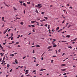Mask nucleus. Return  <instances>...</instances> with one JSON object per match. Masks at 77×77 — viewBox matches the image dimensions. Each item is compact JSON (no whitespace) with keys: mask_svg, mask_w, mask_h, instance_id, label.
Returning <instances> with one entry per match:
<instances>
[{"mask_svg":"<svg viewBox=\"0 0 77 77\" xmlns=\"http://www.w3.org/2000/svg\"><path fill=\"white\" fill-rule=\"evenodd\" d=\"M50 8L51 7H53V5H51L50 6Z\"/></svg>","mask_w":77,"mask_h":77,"instance_id":"62","label":"nucleus"},{"mask_svg":"<svg viewBox=\"0 0 77 77\" xmlns=\"http://www.w3.org/2000/svg\"><path fill=\"white\" fill-rule=\"evenodd\" d=\"M51 48V46H49L48 47V49H50V48Z\"/></svg>","mask_w":77,"mask_h":77,"instance_id":"13","label":"nucleus"},{"mask_svg":"<svg viewBox=\"0 0 77 77\" xmlns=\"http://www.w3.org/2000/svg\"><path fill=\"white\" fill-rule=\"evenodd\" d=\"M16 19H17V20H20V18H18L17 17Z\"/></svg>","mask_w":77,"mask_h":77,"instance_id":"34","label":"nucleus"},{"mask_svg":"<svg viewBox=\"0 0 77 77\" xmlns=\"http://www.w3.org/2000/svg\"><path fill=\"white\" fill-rule=\"evenodd\" d=\"M10 66V65H9V64H7V67H9Z\"/></svg>","mask_w":77,"mask_h":77,"instance_id":"21","label":"nucleus"},{"mask_svg":"<svg viewBox=\"0 0 77 77\" xmlns=\"http://www.w3.org/2000/svg\"><path fill=\"white\" fill-rule=\"evenodd\" d=\"M30 2H27V4H30Z\"/></svg>","mask_w":77,"mask_h":77,"instance_id":"44","label":"nucleus"},{"mask_svg":"<svg viewBox=\"0 0 77 77\" xmlns=\"http://www.w3.org/2000/svg\"><path fill=\"white\" fill-rule=\"evenodd\" d=\"M53 50V49H49L48 51H52Z\"/></svg>","mask_w":77,"mask_h":77,"instance_id":"32","label":"nucleus"},{"mask_svg":"<svg viewBox=\"0 0 77 77\" xmlns=\"http://www.w3.org/2000/svg\"><path fill=\"white\" fill-rule=\"evenodd\" d=\"M53 41L52 42H55V41H56V39L55 40L54 39H53Z\"/></svg>","mask_w":77,"mask_h":77,"instance_id":"18","label":"nucleus"},{"mask_svg":"<svg viewBox=\"0 0 77 77\" xmlns=\"http://www.w3.org/2000/svg\"><path fill=\"white\" fill-rule=\"evenodd\" d=\"M31 26H32V27H35V26L34 25H31Z\"/></svg>","mask_w":77,"mask_h":77,"instance_id":"27","label":"nucleus"},{"mask_svg":"<svg viewBox=\"0 0 77 77\" xmlns=\"http://www.w3.org/2000/svg\"><path fill=\"white\" fill-rule=\"evenodd\" d=\"M59 27H57L56 29V30H59Z\"/></svg>","mask_w":77,"mask_h":77,"instance_id":"23","label":"nucleus"},{"mask_svg":"<svg viewBox=\"0 0 77 77\" xmlns=\"http://www.w3.org/2000/svg\"><path fill=\"white\" fill-rule=\"evenodd\" d=\"M20 35H18V37H17V38H20Z\"/></svg>","mask_w":77,"mask_h":77,"instance_id":"19","label":"nucleus"},{"mask_svg":"<svg viewBox=\"0 0 77 77\" xmlns=\"http://www.w3.org/2000/svg\"><path fill=\"white\" fill-rule=\"evenodd\" d=\"M45 21V20H40V21H41V22H42V21Z\"/></svg>","mask_w":77,"mask_h":77,"instance_id":"15","label":"nucleus"},{"mask_svg":"<svg viewBox=\"0 0 77 77\" xmlns=\"http://www.w3.org/2000/svg\"><path fill=\"white\" fill-rule=\"evenodd\" d=\"M71 26H72V25H69L68 26V28H69V27H70Z\"/></svg>","mask_w":77,"mask_h":77,"instance_id":"12","label":"nucleus"},{"mask_svg":"<svg viewBox=\"0 0 77 77\" xmlns=\"http://www.w3.org/2000/svg\"><path fill=\"white\" fill-rule=\"evenodd\" d=\"M5 57H6V56H4L3 59H5Z\"/></svg>","mask_w":77,"mask_h":77,"instance_id":"54","label":"nucleus"},{"mask_svg":"<svg viewBox=\"0 0 77 77\" xmlns=\"http://www.w3.org/2000/svg\"><path fill=\"white\" fill-rule=\"evenodd\" d=\"M66 42V41H63L61 42Z\"/></svg>","mask_w":77,"mask_h":77,"instance_id":"29","label":"nucleus"},{"mask_svg":"<svg viewBox=\"0 0 77 77\" xmlns=\"http://www.w3.org/2000/svg\"><path fill=\"white\" fill-rule=\"evenodd\" d=\"M65 54V53H63L62 54V56H64Z\"/></svg>","mask_w":77,"mask_h":77,"instance_id":"52","label":"nucleus"},{"mask_svg":"<svg viewBox=\"0 0 77 77\" xmlns=\"http://www.w3.org/2000/svg\"><path fill=\"white\" fill-rule=\"evenodd\" d=\"M8 29H9V28H8L6 29V30H5V31L6 32H7V31H8Z\"/></svg>","mask_w":77,"mask_h":77,"instance_id":"49","label":"nucleus"},{"mask_svg":"<svg viewBox=\"0 0 77 77\" xmlns=\"http://www.w3.org/2000/svg\"><path fill=\"white\" fill-rule=\"evenodd\" d=\"M57 47V45H53V47Z\"/></svg>","mask_w":77,"mask_h":77,"instance_id":"17","label":"nucleus"},{"mask_svg":"<svg viewBox=\"0 0 77 77\" xmlns=\"http://www.w3.org/2000/svg\"><path fill=\"white\" fill-rule=\"evenodd\" d=\"M66 66V64H61V66Z\"/></svg>","mask_w":77,"mask_h":77,"instance_id":"2","label":"nucleus"},{"mask_svg":"<svg viewBox=\"0 0 77 77\" xmlns=\"http://www.w3.org/2000/svg\"><path fill=\"white\" fill-rule=\"evenodd\" d=\"M45 54V52H44V53L42 54V55L41 57H42V56H43Z\"/></svg>","mask_w":77,"mask_h":77,"instance_id":"38","label":"nucleus"},{"mask_svg":"<svg viewBox=\"0 0 77 77\" xmlns=\"http://www.w3.org/2000/svg\"><path fill=\"white\" fill-rule=\"evenodd\" d=\"M17 47H20V45H18Z\"/></svg>","mask_w":77,"mask_h":77,"instance_id":"64","label":"nucleus"},{"mask_svg":"<svg viewBox=\"0 0 77 77\" xmlns=\"http://www.w3.org/2000/svg\"><path fill=\"white\" fill-rule=\"evenodd\" d=\"M20 24H21L22 26H23V24H24V23H23V22H22L20 23Z\"/></svg>","mask_w":77,"mask_h":77,"instance_id":"10","label":"nucleus"},{"mask_svg":"<svg viewBox=\"0 0 77 77\" xmlns=\"http://www.w3.org/2000/svg\"><path fill=\"white\" fill-rule=\"evenodd\" d=\"M12 69H11L10 70V72H12Z\"/></svg>","mask_w":77,"mask_h":77,"instance_id":"37","label":"nucleus"},{"mask_svg":"<svg viewBox=\"0 0 77 77\" xmlns=\"http://www.w3.org/2000/svg\"><path fill=\"white\" fill-rule=\"evenodd\" d=\"M44 18L45 19H46V20H47L48 19V17H45Z\"/></svg>","mask_w":77,"mask_h":77,"instance_id":"24","label":"nucleus"},{"mask_svg":"<svg viewBox=\"0 0 77 77\" xmlns=\"http://www.w3.org/2000/svg\"><path fill=\"white\" fill-rule=\"evenodd\" d=\"M29 70H26V72H29Z\"/></svg>","mask_w":77,"mask_h":77,"instance_id":"47","label":"nucleus"},{"mask_svg":"<svg viewBox=\"0 0 77 77\" xmlns=\"http://www.w3.org/2000/svg\"><path fill=\"white\" fill-rule=\"evenodd\" d=\"M67 73H64L63 74V75H66V74H67Z\"/></svg>","mask_w":77,"mask_h":77,"instance_id":"35","label":"nucleus"},{"mask_svg":"<svg viewBox=\"0 0 77 77\" xmlns=\"http://www.w3.org/2000/svg\"><path fill=\"white\" fill-rule=\"evenodd\" d=\"M55 51H56V54H57V51L56 50Z\"/></svg>","mask_w":77,"mask_h":77,"instance_id":"48","label":"nucleus"},{"mask_svg":"<svg viewBox=\"0 0 77 77\" xmlns=\"http://www.w3.org/2000/svg\"><path fill=\"white\" fill-rule=\"evenodd\" d=\"M59 52H60V49L58 50Z\"/></svg>","mask_w":77,"mask_h":77,"instance_id":"63","label":"nucleus"},{"mask_svg":"<svg viewBox=\"0 0 77 77\" xmlns=\"http://www.w3.org/2000/svg\"><path fill=\"white\" fill-rule=\"evenodd\" d=\"M52 44L53 45H56V44L55 43H54V42H52Z\"/></svg>","mask_w":77,"mask_h":77,"instance_id":"30","label":"nucleus"},{"mask_svg":"<svg viewBox=\"0 0 77 77\" xmlns=\"http://www.w3.org/2000/svg\"><path fill=\"white\" fill-rule=\"evenodd\" d=\"M41 60H44V58H43V57H42Z\"/></svg>","mask_w":77,"mask_h":77,"instance_id":"60","label":"nucleus"},{"mask_svg":"<svg viewBox=\"0 0 77 77\" xmlns=\"http://www.w3.org/2000/svg\"><path fill=\"white\" fill-rule=\"evenodd\" d=\"M35 30L34 29H33L32 32H35Z\"/></svg>","mask_w":77,"mask_h":77,"instance_id":"53","label":"nucleus"},{"mask_svg":"<svg viewBox=\"0 0 77 77\" xmlns=\"http://www.w3.org/2000/svg\"><path fill=\"white\" fill-rule=\"evenodd\" d=\"M0 54H1V56H4L3 54H2V53Z\"/></svg>","mask_w":77,"mask_h":77,"instance_id":"20","label":"nucleus"},{"mask_svg":"<svg viewBox=\"0 0 77 77\" xmlns=\"http://www.w3.org/2000/svg\"><path fill=\"white\" fill-rule=\"evenodd\" d=\"M23 5L24 6H25V7H26L27 6H26V4L25 3H24L23 4Z\"/></svg>","mask_w":77,"mask_h":77,"instance_id":"6","label":"nucleus"},{"mask_svg":"<svg viewBox=\"0 0 77 77\" xmlns=\"http://www.w3.org/2000/svg\"><path fill=\"white\" fill-rule=\"evenodd\" d=\"M6 31H4L3 33H4V34H5V33H6Z\"/></svg>","mask_w":77,"mask_h":77,"instance_id":"25","label":"nucleus"},{"mask_svg":"<svg viewBox=\"0 0 77 77\" xmlns=\"http://www.w3.org/2000/svg\"><path fill=\"white\" fill-rule=\"evenodd\" d=\"M74 41H75V40H72L71 41V42H74Z\"/></svg>","mask_w":77,"mask_h":77,"instance_id":"36","label":"nucleus"},{"mask_svg":"<svg viewBox=\"0 0 77 77\" xmlns=\"http://www.w3.org/2000/svg\"><path fill=\"white\" fill-rule=\"evenodd\" d=\"M19 44V42H17L16 43L15 45H17V44Z\"/></svg>","mask_w":77,"mask_h":77,"instance_id":"28","label":"nucleus"},{"mask_svg":"<svg viewBox=\"0 0 77 77\" xmlns=\"http://www.w3.org/2000/svg\"><path fill=\"white\" fill-rule=\"evenodd\" d=\"M57 57V56L54 55L53 56V57Z\"/></svg>","mask_w":77,"mask_h":77,"instance_id":"43","label":"nucleus"},{"mask_svg":"<svg viewBox=\"0 0 77 77\" xmlns=\"http://www.w3.org/2000/svg\"><path fill=\"white\" fill-rule=\"evenodd\" d=\"M45 26L46 27H47V26H48V25L47 24H46L45 25Z\"/></svg>","mask_w":77,"mask_h":77,"instance_id":"42","label":"nucleus"},{"mask_svg":"<svg viewBox=\"0 0 77 77\" xmlns=\"http://www.w3.org/2000/svg\"><path fill=\"white\" fill-rule=\"evenodd\" d=\"M68 48H72L71 46H68Z\"/></svg>","mask_w":77,"mask_h":77,"instance_id":"26","label":"nucleus"},{"mask_svg":"<svg viewBox=\"0 0 77 77\" xmlns=\"http://www.w3.org/2000/svg\"><path fill=\"white\" fill-rule=\"evenodd\" d=\"M3 3H4L5 5V6H7V7H9V5H7L6 4V3H5V2H3Z\"/></svg>","mask_w":77,"mask_h":77,"instance_id":"4","label":"nucleus"},{"mask_svg":"<svg viewBox=\"0 0 77 77\" xmlns=\"http://www.w3.org/2000/svg\"><path fill=\"white\" fill-rule=\"evenodd\" d=\"M39 70L40 71H43V69H41L40 70Z\"/></svg>","mask_w":77,"mask_h":77,"instance_id":"41","label":"nucleus"},{"mask_svg":"<svg viewBox=\"0 0 77 77\" xmlns=\"http://www.w3.org/2000/svg\"><path fill=\"white\" fill-rule=\"evenodd\" d=\"M28 73H29V72H26L25 73V75H26V74H27Z\"/></svg>","mask_w":77,"mask_h":77,"instance_id":"40","label":"nucleus"},{"mask_svg":"<svg viewBox=\"0 0 77 77\" xmlns=\"http://www.w3.org/2000/svg\"><path fill=\"white\" fill-rule=\"evenodd\" d=\"M11 56H12V57H13V56H14V54H11Z\"/></svg>","mask_w":77,"mask_h":77,"instance_id":"50","label":"nucleus"},{"mask_svg":"<svg viewBox=\"0 0 77 77\" xmlns=\"http://www.w3.org/2000/svg\"><path fill=\"white\" fill-rule=\"evenodd\" d=\"M41 5H42L41 4H38L37 5V6H41Z\"/></svg>","mask_w":77,"mask_h":77,"instance_id":"16","label":"nucleus"},{"mask_svg":"<svg viewBox=\"0 0 77 77\" xmlns=\"http://www.w3.org/2000/svg\"><path fill=\"white\" fill-rule=\"evenodd\" d=\"M35 10L36 11H35V12H36V13H37V14H39V13L38 12V10H37V9H36Z\"/></svg>","mask_w":77,"mask_h":77,"instance_id":"3","label":"nucleus"},{"mask_svg":"<svg viewBox=\"0 0 77 77\" xmlns=\"http://www.w3.org/2000/svg\"><path fill=\"white\" fill-rule=\"evenodd\" d=\"M41 7H42V5H41V6H40L39 7H38V8L39 9V8H41Z\"/></svg>","mask_w":77,"mask_h":77,"instance_id":"22","label":"nucleus"},{"mask_svg":"<svg viewBox=\"0 0 77 77\" xmlns=\"http://www.w3.org/2000/svg\"><path fill=\"white\" fill-rule=\"evenodd\" d=\"M35 22H36V21H31V23H35Z\"/></svg>","mask_w":77,"mask_h":77,"instance_id":"8","label":"nucleus"},{"mask_svg":"<svg viewBox=\"0 0 77 77\" xmlns=\"http://www.w3.org/2000/svg\"><path fill=\"white\" fill-rule=\"evenodd\" d=\"M48 31H49V33H51V31H51V30H50V29H49Z\"/></svg>","mask_w":77,"mask_h":77,"instance_id":"14","label":"nucleus"},{"mask_svg":"<svg viewBox=\"0 0 77 77\" xmlns=\"http://www.w3.org/2000/svg\"><path fill=\"white\" fill-rule=\"evenodd\" d=\"M53 60H51V62L52 63H53Z\"/></svg>","mask_w":77,"mask_h":77,"instance_id":"55","label":"nucleus"},{"mask_svg":"<svg viewBox=\"0 0 77 77\" xmlns=\"http://www.w3.org/2000/svg\"><path fill=\"white\" fill-rule=\"evenodd\" d=\"M70 37H71V36L70 35H67L66 36V38H70Z\"/></svg>","mask_w":77,"mask_h":77,"instance_id":"5","label":"nucleus"},{"mask_svg":"<svg viewBox=\"0 0 77 77\" xmlns=\"http://www.w3.org/2000/svg\"><path fill=\"white\" fill-rule=\"evenodd\" d=\"M35 47H40V46L39 45H37L35 46Z\"/></svg>","mask_w":77,"mask_h":77,"instance_id":"11","label":"nucleus"},{"mask_svg":"<svg viewBox=\"0 0 77 77\" xmlns=\"http://www.w3.org/2000/svg\"><path fill=\"white\" fill-rule=\"evenodd\" d=\"M11 37H12L13 36V35H14V34L13 33L11 34Z\"/></svg>","mask_w":77,"mask_h":77,"instance_id":"31","label":"nucleus"},{"mask_svg":"<svg viewBox=\"0 0 77 77\" xmlns=\"http://www.w3.org/2000/svg\"><path fill=\"white\" fill-rule=\"evenodd\" d=\"M26 56H25V57H24L23 58V59H25V58H26Z\"/></svg>","mask_w":77,"mask_h":77,"instance_id":"39","label":"nucleus"},{"mask_svg":"<svg viewBox=\"0 0 77 77\" xmlns=\"http://www.w3.org/2000/svg\"><path fill=\"white\" fill-rule=\"evenodd\" d=\"M77 38H76L75 39H74V40H75V41H77Z\"/></svg>","mask_w":77,"mask_h":77,"instance_id":"58","label":"nucleus"},{"mask_svg":"<svg viewBox=\"0 0 77 77\" xmlns=\"http://www.w3.org/2000/svg\"><path fill=\"white\" fill-rule=\"evenodd\" d=\"M36 70H33V71L32 72H36Z\"/></svg>","mask_w":77,"mask_h":77,"instance_id":"57","label":"nucleus"},{"mask_svg":"<svg viewBox=\"0 0 77 77\" xmlns=\"http://www.w3.org/2000/svg\"><path fill=\"white\" fill-rule=\"evenodd\" d=\"M13 40V37H12L11 38V40Z\"/></svg>","mask_w":77,"mask_h":77,"instance_id":"59","label":"nucleus"},{"mask_svg":"<svg viewBox=\"0 0 77 77\" xmlns=\"http://www.w3.org/2000/svg\"><path fill=\"white\" fill-rule=\"evenodd\" d=\"M17 60H15V63H17V64L18 62H17Z\"/></svg>","mask_w":77,"mask_h":77,"instance_id":"7","label":"nucleus"},{"mask_svg":"<svg viewBox=\"0 0 77 77\" xmlns=\"http://www.w3.org/2000/svg\"><path fill=\"white\" fill-rule=\"evenodd\" d=\"M26 11V10H24L23 11V13L24 14H25V12Z\"/></svg>","mask_w":77,"mask_h":77,"instance_id":"51","label":"nucleus"},{"mask_svg":"<svg viewBox=\"0 0 77 77\" xmlns=\"http://www.w3.org/2000/svg\"><path fill=\"white\" fill-rule=\"evenodd\" d=\"M34 50H33V51L32 52L33 53H35V51H34Z\"/></svg>","mask_w":77,"mask_h":77,"instance_id":"61","label":"nucleus"},{"mask_svg":"<svg viewBox=\"0 0 77 77\" xmlns=\"http://www.w3.org/2000/svg\"><path fill=\"white\" fill-rule=\"evenodd\" d=\"M0 48L2 49V50H3V47L1 46V47Z\"/></svg>","mask_w":77,"mask_h":77,"instance_id":"33","label":"nucleus"},{"mask_svg":"<svg viewBox=\"0 0 77 77\" xmlns=\"http://www.w3.org/2000/svg\"><path fill=\"white\" fill-rule=\"evenodd\" d=\"M13 8L14 9V11H15H15H17V9L16 8H15V7H13Z\"/></svg>","mask_w":77,"mask_h":77,"instance_id":"9","label":"nucleus"},{"mask_svg":"<svg viewBox=\"0 0 77 77\" xmlns=\"http://www.w3.org/2000/svg\"><path fill=\"white\" fill-rule=\"evenodd\" d=\"M11 30V29H8V32H9Z\"/></svg>","mask_w":77,"mask_h":77,"instance_id":"56","label":"nucleus"},{"mask_svg":"<svg viewBox=\"0 0 77 77\" xmlns=\"http://www.w3.org/2000/svg\"><path fill=\"white\" fill-rule=\"evenodd\" d=\"M61 71H62L63 72V71H66V69H61Z\"/></svg>","mask_w":77,"mask_h":77,"instance_id":"1","label":"nucleus"},{"mask_svg":"<svg viewBox=\"0 0 77 77\" xmlns=\"http://www.w3.org/2000/svg\"><path fill=\"white\" fill-rule=\"evenodd\" d=\"M41 14H45V12H42Z\"/></svg>","mask_w":77,"mask_h":77,"instance_id":"46","label":"nucleus"},{"mask_svg":"<svg viewBox=\"0 0 77 77\" xmlns=\"http://www.w3.org/2000/svg\"><path fill=\"white\" fill-rule=\"evenodd\" d=\"M38 65H39V64H37L36 65V66H38Z\"/></svg>","mask_w":77,"mask_h":77,"instance_id":"45","label":"nucleus"}]
</instances>
